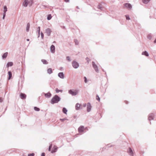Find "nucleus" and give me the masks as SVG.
Listing matches in <instances>:
<instances>
[{"label": "nucleus", "mask_w": 156, "mask_h": 156, "mask_svg": "<svg viewBox=\"0 0 156 156\" xmlns=\"http://www.w3.org/2000/svg\"><path fill=\"white\" fill-rule=\"evenodd\" d=\"M61 100L60 98L57 95H55L51 99V103L52 104L57 103Z\"/></svg>", "instance_id": "1"}, {"label": "nucleus", "mask_w": 156, "mask_h": 156, "mask_svg": "<svg viewBox=\"0 0 156 156\" xmlns=\"http://www.w3.org/2000/svg\"><path fill=\"white\" fill-rule=\"evenodd\" d=\"M68 92L69 94H71L73 96H76V95L79 92V90H75L73 91L72 90H69Z\"/></svg>", "instance_id": "2"}, {"label": "nucleus", "mask_w": 156, "mask_h": 156, "mask_svg": "<svg viewBox=\"0 0 156 156\" xmlns=\"http://www.w3.org/2000/svg\"><path fill=\"white\" fill-rule=\"evenodd\" d=\"M31 2H28V0H24V1L23 2V5L25 7L27 6L28 4H29V5L31 6L32 3V0H31Z\"/></svg>", "instance_id": "3"}, {"label": "nucleus", "mask_w": 156, "mask_h": 156, "mask_svg": "<svg viewBox=\"0 0 156 156\" xmlns=\"http://www.w3.org/2000/svg\"><path fill=\"white\" fill-rule=\"evenodd\" d=\"M78 131L79 133L83 132L84 130V126H80L78 129Z\"/></svg>", "instance_id": "4"}, {"label": "nucleus", "mask_w": 156, "mask_h": 156, "mask_svg": "<svg viewBox=\"0 0 156 156\" xmlns=\"http://www.w3.org/2000/svg\"><path fill=\"white\" fill-rule=\"evenodd\" d=\"M154 115L153 113H151L149 115L148 117V120L150 121L151 120H153L154 119Z\"/></svg>", "instance_id": "5"}, {"label": "nucleus", "mask_w": 156, "mask_h": 156, "mask_svg": "<svg viewBox=\"0 0 156 156\" xmlns=\"http://www.w3.org/2000/svg\"><path fill=\"white\" fill-rule=\"evenodd\" d=\"M91 106L89 102L87 103V112H89L91 110Z\"/></svg>", "instance_id": "6"}, {"label": "nucleus", "mask_w": 156, "mask_h": 156, "mask_svg": "<svg viewBox=\"0 0 156 156\" xmlns=\"http://www.w3.org/2000/svg\"><path fill=\"white\" fill-rule=\"evenodd\" d=\"M72 65L73 67L74 68H77L79 67V65L77 62L73 61L72 63Z\"/></svg>", "instance_id": "7"}, {"label": "nucleus", "mask_w": 156, "mask_h": 156, "mask_svg": "<svg viewBox=\"0 0 156 156\" xmlns=\"http://www.w3.org/2000/svg\"><path fill=\"white\" fill-rule=\"evenodd\" d=\"M81 106V105L79 104V103H77L76 104L75 106V109L76 110H79L80 109H82V108L80 107V106Z\"/></svg>", "instance_id": "8"}, {"label": "nucleus", "mask_w": 156, "mask_h": 156, "mask_svg": "<svg viewBox=\"0 0 156 156\" xmlns=\"http://www.w3.org/2000/svg\"><path fill=\"white\" fill-rule=\"evenodd\" d=\"M51 32V30L49 28H48L46 30L45 33L48 36H49L50 35Z\"/></svg>", "instance_id": "9"}, {"label": "nucleus", "mask_w": 156, "mask_h": 156, "mask_svg": "<svg viewBox=\"0 0 156 156\" xmlns=\"http://www.w3.org/2000/svg\"><path fill=\"white\" fill-rule=\"evenodd\" d=\"M20 97L21 99H24L26 98V95L25 94L21 93L20 95Z\"/></svg>", "instance_id": "10"}, {"label": "nucleus", "mask_w": 156, "mask_h": 156, "mask_svg": "<svg viewBox=\"0 0 156 156\" xmlns=\"http://www.w3.org/2000/svg\"><path fill=\"white\" fill-rule=\"evenodd\" d=\"M58 76L61 79H63L64 77V74L62 72H60L58 74Z\"/></svg>", "instance_id": "11"}, {"label": "nucleus", "mask_w": 156, "mask_h": 156, "mask_svg": "<svg viewBox=\"0 0 156 156\" xmlns=\"http://www.w3.org/2000/svg\"><path fill=\"white\" fill-rule=\"evenodd\" d=\"M44 96L48 98H49L51 97V94L50 92H49L47 93H45Z\"/></svg>", "instance_id": "12"}, {"label": "nucleus", "mask_w": 156, "mask_h": 156, "mask_svg": "<svg viewBox=\"0 0 156 156\" xmlns=\"http://www.w3.org/2000/svg\"><path fill=\"white\" fill-rule=\"evenodd\" d=\"M124 6L126 8H128L130 9H131L132 8V6H131V5L130 4H129V3H126L124 4Z\"/></svg>", "instance_id": "13"}, {"label": "nucleus", "mask_w": 156, "mask_h": 156, "mask_svg": "<svg viewBox=\"0 0 156 156\" xmlns=\"http://www.w3.org/2000/svg\"><path fill=\"white\" fill-rule=\"evenodd\" d=\"M128 152L129 154L130 155L133 156V153L132 150L131 148L129 147L128 150Z\"/></svg>", "instance_id": "14"}, {"label": "nucleus", "mask_w": 156, "mask_h": 156, "mask_svg": "<svg viewBox=\"0 0 156 156\" xmlns=\"http://www.w3.org/2000/svg\"><path fill=\"white\" fill-rule=\"evenodd\" d=\"M55 46L52 45L50 49L51 52L54 53L55 52Z\"/></svg>", "instance_id": "15"}, {"label": "nucleus", "mask_w": 156, "mask_h": 156, "mask_svg": "<svg viewBox=\"0 0 156 156\" xmlns=\"http://www.w3.org/2000/svg\"><path fill=\"white\" fill-rule=\"evenodd\" d=\"M8 74L9 75L8 80H9L12 76V73L11 71H9L8 72Z\"/></svg>", "instance_id": "16"}, {"label": "nucleus", "mask_w": 156, "mask_h": 156, "mask_svg": "<svg viewBox=\"0 0 156 156\" xmlns=\"http://www.w3.org/2000/svg\"><path fill=\"white\" fill-rule=\"evenodd\" d=\"M13 65V63L12 62H9L7 65L6 67L8 68L9 66H12Z\"/></svg>", "instance_id": "17"}, {"label": "nucleus", "mask_w": 156, "mask_h": 156, "mask_svg": "<svg viewBox=\"0 0 156 156\" xmlns=\"http://www.w3.org/2000/svg\"><path fill=\"white\" fill-rule=\"evenodd\" d=\"M62 111L64 113L66 114H67V112L68 110L66 109V108L65 107H64L62 108Z\"/></svg>", "instance_id": "18"}, {"label": "nucleus", "mask_w": 156, "mask_h": 156, "mask_svg": "<svg viewBox=\"0 0 156 156\" xmlns=\"http://www.w3.org/2000/svg\"><path fill=\"white\" fill-rule=\"evenodd\" d=\"M8 54V53L6 52L4 53L2 56V58L3 59L5 58Z\"/></svg>", "instance_id": "19"}, {"label": "nucleus", "mask_w": 156, "mask_h": 156, "mask_svg": "<svg viewBox=\"0 0 156 156\" xmlns=\"http://www.w3.org/2000/svg\"><path fill=\"white\" fill-rule=\"evenodd\" d=\"M142 55H144L147 56H148L149 55L148 53L146 51L143 52L142 53Z\"/></svg>", "instance_id": "20"}, {"label": "nucleus", "mask_w": 156, "mask_h": 156, "mask_svg": "<svg viewBox=\"0 0 156 156\" xmlns=\"http://www.w3.org/2000/svg\"><path fill=\"white\" fill-rule=\"evenodd\" d=\"M57 150V147H56L55 146L54 147V150H52V151H51V152L52 153L55 152Z\"/></svg>", "instance_id": "21"}, {"label": "nucleus", "mask_w": 156, "mask_h": 156, "mask_svg": "<svg viewBox=\"0 0 156 156\" xmlns=\"http://www.w3.org/2000/svg\"><path fill=\"white\" fill-rule=\"evenodd\" d=\"M42 62L44 64H47L48 63V62L45 59H42L41 60Z\"/></svg>", "instance_id": "22"}, {"label": "nucleus", "mask_w": 156, "mask_h": 156, "mask_svg": "<svg viewBox=\"0 0 156 156\" xmlns=\"http://www.w3.org/2000/svg\"><path fill=\"white\" fill-rule=\"evenodd\" d=\"M47 72L48 73L50 74L52 73V69H48Z\"/></svg>", "instance_id": "23"}, {"label": "nucleus", "mask_w": 156, "mask_h": 156, "mask_svg": "<svg viewBox=\"0 0 156 156\" xmlns=\"http://www.w3.org/2000/svg\"><path fill=\"white\" fill-rule=\"evenodd\" d=\"M150 0H142L144 4L147 3Z\"/></svg>", "instance_id": "24"}, {"label": "nucleus", "mask_w": 156, "mask_h": 156, "mask_svg": "<svg viewBox=\"0 0 156 156\" xmlns=\"http://www.w3.org/2000/svg\"><path fill=\"white\" fill-rule=\"evenodd\" d=\"M60 120L61 122H63L65 120H68V119L66 118H64L63 119H60Z\"/></svg>", "instance_id": "25"}, {"label": "nucleus", "mask_w": 156, "mask_h": 156, "mask_svg": "<svg viewBox=\"0 0 156 156\" xmlns=\"http://www.w3.org/2000/svg\"><path fill=\"white\" fill-rule=\"evenodd\" d=\"M34 110L37 111H40V108L37 107H35L34 108Z\"/></svg>", "instance_id": "26"}, {"label": "nucleus", "mask_w": 156, "mask_h": 156, "mask_svg": "<svg viewBox=\"0 0 156 156\" xmlns=\"http://www.w3.org/2000/svg\"><path fill=\"white\" fill-rule=\"evenodd\" d=\"M7 11V8L6 6H5L4 7V13H5Z\"/></svg>", "instance_id": "27"}, {"label": "nucleus", "mask_w": 156, "mask_h": 156, "mask_svg": "<svg viewBox=\"0 0 156 156\" xmlns=\"http://www.w3.org/2000/svg\"><path fill=\"white\" fill-rule=\"evenodd\" d=\"M56 92L57 93H59V92H62V90H58V88H57L55 90Z\"/></svg>", "instance_id": "28"}, {"label": "nucleus", "mask_w": 156, "mask_h": 156, "mask_svg": "<svg viewBox=\"0 0 156 156\" xmlns=\"http://www.w3.org/2000/svg\"><path fill=\"white\" fill-rule=\"evenodd\" d=\"M92 65L93 66V67L94 68H97V65L95 64L94 62H92Z\"/></svg>", "instance_id": "29"}, {"label": "nucleus", "mask_w": 156, "mask_h": 156, "mask_svg": "<svg viewBox=\"0 0 156 156\" xmlns=\"http://www.w3.org/2000/svg\"><path fill=\"white\" fill-rule=\"evenodd\" d=\"M52 18V16H51V14H49L48 15V17H47V19L48 20H49L51 19Z\"/></svg>", "instance_id": "30"}, {"label": "nucleus", "mask_w": 156, "mask_h": 156, "mask_svg": "<svg viewBox=\"0 0 156 156\" xmlns=\"http://www.w3.org/2000/svg\"><path fill=\"white\" fill-rule=\"evenodd\" d=\"M83 79H84L85 82L86 83H87V78L85 76L84 77Z\"/></svg>", "instance_id": "31"}, {"label": "nucleus", "mask_w": 156, "mask_h": 156, "mask_svg": "<svg viewBox=\"0 0 156 156\" xmlns=\"http://www.w3.org/2000/svg\"><path fill=\"white\" fill-rule=\"evenodd\" d=\"M29 27H30L29 24H27V31H29Z\"/></svg>", "instance_id": "32"}, {"label": "nucleus", "mask_w": 156, "mask_h": 156, "mask_svg": "<svg viewBox=\"0 0 156 156\" xmlns=\"http://www.w3.org/2000/svg\"><path fill=\"white\" fill-rule=\"evenodd\" d=\"M34 153H32L28 154V156H34Z\"/></svg>", "instance_id": "33"}, {"label": "nucleus", "mask_w": 156, "mask_h": 156, "mask_svg": "<svg viewBox=\"0 0 156 156\" xmlns=\"http://www.w3.org/2000/svg\"><path fill=\"white\" fill-rule=\"evenodd\" d=\"M96 99L98 101H100V98L98 95L96 96Z\"/></svg>", "instance_id": "34"}, {"label": "nucleus", "mask_w": 156, "mask_h": 156, "mask_svg": "<svg viewBox=\"0 0 156 156\" xmlns=\"http://www.w3.org/2000/svg\"><path fill=\"white\" fill-rule=\"evenodd\" d=\"M52 145L51 144L49 146V148H48V151H51V148L52 147Z\"/></svg>", "instance_id": "35"}, {"label": "nucleus", "mask_w": 156, "mask_h": 156, "mask_svg": "<svg viewBox=\"0 0 156 156\" xmlns=\"http://www.w3.org/2000/svg\"><path fill=\"white\" fill-rule=\"evenodd\" d=\"M38 34H39V36L40 32V27H38Z\"/></svg>", "instance_id": "36"}, {"label": "nucleus", "mask_w": 156, "mask_h": 156, "mask_svg": "<svg viewBox=\"0 0 156 156\" xmlns=\"http://www.w3.org/2000/svg\"><path fill=\"white\" fill-rule=\"evenodd\" d=\"M41 34L42 38L43 39L44 37V35L43 34V33L42 32H41Z\"/></svg>", "instance_id": "37"}, {"label": "nucleus", "mask_w": 156, "mask_h": 156, "mask_svg": "<svg viewBox=\"0 0 156 156\" xmlns=\"http://www.w3.org/2000/svg\"><path fill=\"white\" fill-rule=\"evenodd\" d=\"M148 39H150L151 38V36L150 35H148L147 36Z\"/></svg>", "instance_id": "38"}, {"label": "nucleus", "mask_w": 156, "mask_h": 156, "mask_svg": "<svg viewBox=\"0 0 156 156\" xmlns=\"http://www.w3.org/2000/svg\"><path fill=\"white\" fill-rule=\"evenodd\" d=\"M126 20H130L129 17L128 16H126Z\"/></svg>", "instance_id": "39"}, {"label": "nucleus", "mask_w": 156, "mask_h": 156, "mask_svg": "<svg viewBox=\"0 0 156 156\" xmlns=\"http://www.w3.org/2000/svg\"><path fill=\"white\" fill-rule=\"evenodd\" d=\"M95 69V71L96 72H97V73L99 72V69Z\"/></svg>", "instance_id": "40"}, {"label": "nucleus", "mask_w": 156, "mask_h": 156, "mask_svg": "<svg viewBox=\"0 0 156 156\" xmlns=\"http://www.w3.org/2000/svg\"><path fill=\"white\" fill-rule=\"evenodd\" d=\"M67 59L68 61H70V58L69 57H67Z\"/></svg>", "instance_id": "41"}, {"label": "nucleus", "mask_w": 156, "mask_h": 156, "mask_svg": "<svg viewBox=\"0 0 156 156\" xmlns=\"http://www.w3.org/2000/svg\"><path fill=\"white\" fill-rule=\"evenodd\" d=\"M5 15V13H4L3 19H4Z\"/></svg>", "instance_id": "42"}, {"label": "nucleus", "mask_w": 156, "mask_h": 156, "mask_svg": "<svg viewBox=\"0 0 156 156\" xmlns=\"http://www.w3.org/2000/svg\"><path fill=\"white\" fill-rule=\"evenodd\" d=\"M41 156H45V153H42Z\"/></svg>", "instance_id": "43"}, {"label": "nucleus", "mask_w": 156, "mask_h": 156, "mask_svg": "<svg viewBox=\"0 0 156 156\" xmlns=\"http://www.w3.org/2000/svg\"><path fill=\"white\" fill-rule=\"evenodd\" d=\"M75 43L76 44H77L78 43L77 40H75Z\"/></svg>", "instance_id": "44"}, {"label": "nucleus", "mask_w": 156, "mask_h": 156, "mask_svg": "<svg viewBox=\"0 0 156 156\" xmlns=\"http://www.w3.org/2000/svg\"><path fill=\"white\" fill-rule=\"evenodd\" d=\"M86 60H87V61L88 62L89 61H90V59H89L88 58H86Z\"/></svg>", "instance_id": "45"}, {"label": "nucleus", "mask_w": 156, "mask_h": 156, "mask_svg": "<svg viewBox=\"0 0 156 156\" xmlns=\"http://www.w3.org/2000/svg\"><path fill=\"white\" fill-rule=\"evenodd\" d=\"M3 101V100L1 98H0V102H2Z\"/></svg>", "instance_id": "46"}, {"label": "nucleus", "mask_w": 156, "mask_h": 156, "mask_svg": "<svg viewBox=\"0 0 156 156\" xmlns=\"http://www.w3.org/2000/svg\"><path fill=\"white\" fill-rule=\"evenodd\" d=\"M86 105H87V104H86V103L84 104H83V107H85L86 106Z\"/></svg>", "instance_id": "47"}, {"label": "nucleus", "mask_w": 156, "mask_h": 156, "mask_svg": "<svg viewBox=\"0 0 156 156\" xmlns=\"http://www.w3.org/2000/svg\"><path fill=\"white\" fill-rule=\"evenodd\" d=\"M64 1L66 2H69V0H64Z\"/></svg>", "instance_id": "48"}, {"label": "nucleus", "mask_w": 156, "mask_h": 156, "mask_svg": "<svg viewBox=\"0 0 156 156\" xmlns=\"http://www.w3.org/2000/svg\"><path fill=\"white\" fill-rule=\"evenodd\" d=\"M125 102L126 104H128V101H125Z\"/></svg>", "instance_id": "49"}, {"label": "nucleus", "mask_w": 156, "mask_h": 156, "mask_svg": "<svg viewBox=\"0 0 156 156\" xmlns=\"http://www.w3.org/2000/svg\"><path fill=\"white\" fill-rule=\"evenodd\" d=\"M154 43H156V39H155V40L154 41Z\"/></svg>", "instance_id": "50"}, {"label": "nucleus", "mask_w": 156, "mask_h": 156, "mask_svg": "<svg viewBox=\"0 0 156 156\" xmlns=\"http://www.w3.org/2000/svg\"><path fill=\"white\" fill-rule=\"evenodd\" d=\"M27 41H29V39H27Z\"/></svg>", "instance_id": "51"}, {"label": "nucleus", "mask_w": 156, "mask_h": 156, "mask_svg": "<svg viewBox=\"0 0 156 156\" xmlns=\"http://www.w3.org/2000/svg\"><path fill=\"white\" fill-rule=\"evenodd\" d=\"M22 156H25L24 154H23Z\"/></svg>", "instance_id": "52"}, {"label": "nucleus", "mask_w": 156, "mask_h": 156, "mask_svg": "<svg viewBox=\"0 0 156 156\" xmlns=\"http://www.w3.org/2000/svg\"><path fill=\"white\" fill-rule=\"evenodd\" d=\"M150 124H151V122H150Z\"/></svg>", "instance_id": "53"}]
</instances>
